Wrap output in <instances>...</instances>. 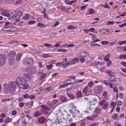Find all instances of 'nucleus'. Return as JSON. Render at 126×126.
I'll return each mask as SVG.
<instances>
[{"mask_svg": "<svg viewBox=\"0 0 126 126\" xmlns=\"http://www.w3.org/2000/svg\"><path fill=\"white\" fill-rule=\"evenodd\" d=\"M10 86L6 83L3 85V90L5 92L13 93L15 91L17 87L15 83L12 81H10Z\"/></svg>", "mask_w": 126, "mask_h": 126, "instance_id": "obj_1", "label": "nucleus"}, {"mask_svg": "<svg viewBox=\"0 0 126 126\" xmlns=\"http://www.w3.org/2000/svg\"><path fill=\"white\" fill-rule=\"evenodd\" d=\"M15 82L18 86H19V85L22 86V88L23 89H26L28 87L27 84L28 83V81L26 80V79L23 77L19 76L17 77Z\"/></svg>", "mask_w": 126, "mask_h": 126, "instance_id": "obj_2", "label": "nucleus"}, {"mask_svg": "<svg viewBox=\"0 0 126 126\" xmlns=\"http://www.w3.org/2000/svg\"><path fill=\"white\" fill-rule=\"evenodd\" d=\"M87 110L84 111V115L88 120H94V116L93 115L94 109L91 108L90 105L87 106Z\"/></svg>", "mask_w": 126, "mask_h": 126, "instance_id": "obj_3", "label": "nucleus"}, {"mask_svg": "<svg viewBox=\"0 0 126 126\" xmlns=\"http://www.w3.org/2000/svg\"><path fill=\"white\" fill-rule=\"evenodd\" d=\"M79 59L81 63H82L85 62V60L84 58L89 55L88 53L85 52H82L79 53Z\"/></svg>", "mask_w": 126, "mask_h": 126, "instance_id": "obj_4", "label": "nucleus"}, {"mask_svg": "<svg viewBox=\"0 0 126 126\" xmlns=\"http://www.w3.org/2000/svg\"><path fill=\"white\" fill-rule=\"evenodd\" d=\"M33 60L32 58H28L24 59L22 61L23 63L26 65H32L33 63Z\"/></svg>", "mask_w": 126, "mask_h": 126, "instance_id": "obj_5", "label": "nucleus"}, {"mask_svg": "<svg viewBox=\"0 0 126 126\" xmlns=\"http://www.w3.org/2000/svg\"><path fill=\"white\" fill-rule=\"evenodd\" d=\"M6 59V56L4 54L0 55V66H2L5 63Z\"/></svg>", "mask_w": 126, "mask_h": 126, "instance_id": "obj_6", "label": "nucleus"}, {"mask_svg": "<svg viewBox=\"0 0 126 126\" xmlns=\"http://www.w3.org/2000/svg\"><path fill=\"white\" fill-rule=\"evenodd\" d=\"M101 110L98 108H95L94 112L93 113L94 118L98 117L101 116L100 113L101 111Z\"/></svg>", "mask_w": 126, "mask_h": 126, "instance_id": "obj_7", "label": "nucleus"}, {"mask_svg": "<svg viewBox=\"0 0 126 126\" xmlns=\"http://www.w3.org/2000/svg\"><path fill=\"white\" fill-rule=\"evenodd\" d=\"M103 90V87L100 86L95 87L94 89V92L95 94H99Z\"/></svg>", "mask_w": 126, "mask_h": 126, "instance_id": "obj_8", "label": "nucleus"}, {"mask_svg": "<svg viewBox=\"0 0 126 126\" xmlns=\"http://www.w3.org/2000/svg\"><path fill=\"white\" fill-rule=\"evenodd\" d=\"M63 63H56V66L58 67L57 69H59L60 68V65H61V66L62 67L64 68H66L68 66L70 65V63L69 62H67L64 64L61 65Z\"/></svg>", "mask_w": 126, "mask_h": 126, "instance_id": "obj_9", "label": "nucleus"}, {"mask_svg": "<svg viewBox=\"0 0 126 126\" xmlns=\"http://www.w3.org/2000/svg\"><path fill=\"white\" fill-rule=\"evenodd\" d=\"M37 71V69L34 66H33L30 67L28 68L27 70L26 71L27 72H30L34 74Z\"/></svg>", "mask_w": 126, "mask_h": 126, "instance_id": "obj_10", "label": "nucleus"}, {"mask_svg": "<svg viewBox=\"0 0 126 126\" xmlns=\"http://www.w3.org/2000/svg\"><path fill=\"white\" fill-rule=\"evenodd\" d=\"M120 83V79L118 78H116L111 83L114 86L119 85Z\"/></svg>", "mask_w": 126, "mask_h": 126, "instance_id": "obj_11", "label": "nucleus"}, {"mask_svg": "<svg viewBox=\"0 0 126 126\" xmlns=\"http://www.w3.org/2000/svg\"><path fill=\"white\" fill-rule=\"evenodd\" d=\"M13 29V27H5L2 29V30L3 31L11 32L14 31Z\"/></svg>", "mask_w": 126, "mask_h": 126, "instance_id": "obj_12", "label": "nucleus"}, {"mask_svg": "<svg viewBox=\"0 0 126 126\" xmlns=\"http://www.w3.org/2000/svg\"><path fill=\"white\" fill-rule=\"evenodd\" d=\"M76 98H81L83 95V94L81 91L79 90L75 94Z\"/></svg>", "mask_w": 126, "mask_h": 126, "instance_id": "obj_13", "label": "nucleus"}, {"mask_svg": "<svg viewBox=\"0 0 126 126\" xmlns=\"http://www.w3.org/2000/svg\"><path fill=\"white\" fill-rule=\"evenodd\" d=\"M16 52L14 51H10L9 54V56L11 58V59H13L16 55Z\"/></svg>", "mask_w": 126, "mask_h": 126, "instance_id": "obj_14", "label": "nucleus"}, {"mask_svg": "<svg viewBox=\"0 0 126 126\" xmlns=\"http://www.w3.org/2000/svg\"><path fill=\"white\" fill-rule=\"evenodd\" d=\"M104 63L103 62H94L91 63V65L93 66H96L98 65H103Z\"/></svg>", "mask_w": 126, "mask_h": 126, "instance_id": "obj_15", "label": "nucleus"}, {"mask_svg": "<svg viewBox=\"0 0 126 126\" xmlns=\"http://www.w3.org/2000/svg\"><path fill=\"white\" fill-rule=\"evenodd\" d=\"M24 76L26 78V80L28 81V82H30L31 81V79H32V78L31 77V75H29L27 74H25L24 75Z\"/></svg>", "mask_w": 126, "mask_h": 126, "instance_id": "obj_16", "label": "nucleus"}, {"mask_svg": "<svg viewBox=\"0 0 126 126\" xmlns=\"http://www.w3.org/2000/svg\"><path fill=\"white\" fill-rule=\"evenodd\" d=\"M45 120L46 119L43 117L42 116L38 118V122L41 124L44 123Z\"/></svg>", "mask_w": 126, "mask_h": 126, "instance_id": "obj_17", "label": "nucleus"}, {"mask_svg": "<svg viewBox=\"0 0 126 126\" xmlns=\"http://www.w3.org/2000/svg\"><path fill=\"white\" fill-rule=\"evenodd\" d=\"M23 52H21V53H18L17 55L16 58V60L17 62H18L21 59L22 55L23 54Z\"/></svg>", "mask_w": 126, "mask_h": 126, "instance_id": "obj_18", "label": "nucleus"}, {"mask_svg": "<svg viewBox=\"0 0 126 126\" xmlns=\"http://www.w3.org/2000/svg\"><path fill=\"white\" fill-rule=\"evenodd\" d=\"M79 59V58H74L70 62H68L70 63V65H72L74 64Z\"/></svg>", "mask_w": 126, "mask_h": 126, "instance_id": "obj_19", "label": "nucleus"}, {"mask_svg": "<svg viewBox=\"0 0 126 126\" xmlns=\"http://www.w3.org/2000/svg\"><path fill=\"white\" fill-rule=\"evenodd\" d=\"M76 114V116L80 118H82L83 117L82 116L83 115L80 113L79 111L78 110H75V112Z\"/></svg>", "mask_w": 126, "mask_h": 126, "instance_id": "obj_20", "label": "nucleus"}, {"mask_svg": "<svg viewBox=\"0 0 126 126\" xmlns=\"http://www.w3.org/2000/svg\"><path fill=\"white\" fill-rule=\"evenodd\" d=\"M88 88L87 86H85L83 89L82 90L83 93L85 95H89V94L88 93Z\"/></svg>", "mask_w": 126, "mask_h": 126, "instance_id": "obj_21", "label": "nucleus"}, {"mask_svg": "<svg viewBox=\"0 0 126 126\" xmlns=\"http://www.w3.org/2000/svg\"><path fill=\"white\" fill-rule=\"evenodd\" d=\"M42 114V112L41 111H37L34 112V115L35 117H36L41 115Z\"/></svg>", "mask_w": 126, "mask_h": 126, "instance_id": "obj_22", "label": "nucleus"}, {"mask_svg": "<svg viewBox=\"0 0 126 126\" xmlns=\"http://www.w3.org/2000/svg\"><path fill=\"white\" fill-rule=\"evenodd\" d=\"M22 14V13L21 11H19L14 16L16 18H19L20 17Z\"/></svg>", "mask_w": 126, "mask_h": 126, "instance_id": "obj_23", "label": "nucleus"}, {"mask_svg": "<svg viewBox=\"0 0 126 126\" xmlns=\"http://www.w3.org/2000/svg\"><path fill=\"white\" fill-rule=\"evenodd\" d=\"M109 80L110 81L111 83L112 82L113 80L116 78V77L113 74L108 76Z\"/></svg>", "mask_w": 126, "mask_h": 126, "instance_id": "obj_24", "label": "nucleus"}, {"mask_svg": "<svg viewBox=\"0 0 126 126\" xmlns=\"http://www.w3.org/2000/svg\"><path fill=\"white\" fill-rule=\"evenodd\" d=\"M105 30H106L107 32H108L109 33H111L113 31V30L112 29H109L108 30H107L106 29H102L100 31V32H103L104 31H105Z\"/></svg>", "mask_w": 126, "mask_h": 126, "instance_id": "obj_25", "label": "nucleus"}, {"mask_svg": "<svg viewBox=\"0 0 126 126\" xmlns=\"http://www.w3.org/2000/svg\"><path fill=\"white\" fill-rule=\"evenodd\" d=\"M79 101L80 102H88V98L85 97H83L79 99Z\"/></svg>", "mask_w": 126, "mask_h": 126, "instance_id": "obj_26", "label": "nucleus"}, {"mask_svg": "<svg viewBox=\"0 0 126 126\" xmlns=\"http://www.w3.org/2000/svg\"><path fill=\"white\" fill-rule=\"evenodd\" d=\"M66 94L69 97L72 99H74L75 98V96L73 94H70L68 93H67Z\"/></svg>", "mask_w": 126, "mask_h": 126, "instance_id": "obj_27", "label": "nucleus"}, {"mask_svg": "<svg viewBox=\"0 0 126 126\" xmlns=\"http://www.w3.org/2000/svg\"><path fill=\"white\" fill-rule=\"evenodd\" d=\"M61 43L57 42L55 44L54 46L50 47L53 48H55V49L56 48L60 46V43Z\"/></svg>", "mask_w": 126, "mask_h": 126, "instance_id": "obj_28", "label": "nucleus"}, {"mask_svg": "<svg viewBox=\"0 0 126 126\" xmlns=\"http://www.w3.org/2000/svg\"><path fill=\"white\" fill-rule=\"evenodd\" d=\"M30 15L29 14H26L23 16V19L24 20H26L29 18L30 17Z\"/></svg>", "mask_w": 126, "mask_h": 126, "instance_id": "obj_29", "label": "nucleus"}, {"mask_svg": "<svg viewBox=\"0 0 126 126\" xmlns=\"http://www.w3.org/2000/svg\"><path fill=\"white\" fill-rule=\"evenodd\" d=\"M37 26L40 28H45V25L41 23H38L37 25Z\"/></svg>", "mask_w": 126, "mask_h": 126, "instance_id": "obj_30", "label": "nucleus"}, {"mask_svg": "<svg viewBox=\"0 0 126 126\" xmlns=\"http://www.w3.org/2000/svg\"><path fill=\"white\" fill-rule=\"evenodd\" d=\"M110 56V54H108L106 55L104 58V60L106 61H109L110 59L109 57Z\"/></svg>", "mask_w": 126, "mask_h": 126, "instance_id": "obj_31", "label": "nucleus"}, {"mask_svg": "<svg viewBox=\"0 0 126 126\" xmlns=\"http://www.w3.org/2000/svg\"><path fill=\"white\" fill-rule=\"evenodd\" d=\"M77 0H74L72 1H70L69 0H68L67 1V3L68 4L71 5L73 3L76 2Z\"/></svg>", "mask_w": 126, "mask_h": 126, "instance_id": "obj_32", "label": "nucleus"}, {"mask_svg": "<svg viewBox=\"0 0 126 126\" xmlns=\"http://www.w3.org/2000/svg\"><path fill=\"white\" fill-rule=\"evenodd\" d=\"M119 57L120 59H124V60L126 59V55L122 54L120 55L119 56Z\"/></svg>", "mask_w": 126, "mask_h": 126, "instance_id": "obj_33", "label": "nucleus"}, {"mask_svg": "<svg viewBox=\"0 0 126 126\" xmlns=\"http://www.w3.org/2000/svg\"><path fill=\"white\" fill-rule=\"evenodd\" d=\"M68 105H69V107L71 108H72L74 109H75L77 108V107L74 104V103H70Z\"/></svg>", "mask_w": 126, "mask_h": 126, "instance_id": "obj_34", "label": "nucleus"}, {"mask_svg": "<svg viewBox=\"0 0 126 126\" xmlns=\"http://www.w3.org/2000/svg\"><path fill=\"white\" fill-rule=\"evenodd\" d=\"M60 99L63 102H65L67 100L65 96H63L61 97Z\"/></svg>", "mask_w": 126, "mask_h": 126, "instance_id": "obj_35", "label": "nucleus"}, {"mask_svg": "<svg viewBox=\"0 0 126 126\" xmlns=\"http://www.w3.org/2000/svg\"><path fill=\"white\" fill-rule=\"evenodd\" d=\"M88 85L89 87L91 88L93 86L94 83L92 81H90L88 82Z\"/></svg>", "mask_w": 126, "mask_h": 126, "instance_id": "obj_36", "label": "nucleus"}, {"mask_svg": "<svg viewBox=\"0 0 126 126\" xmlns=\"http://www.w3.org/2000/svg\"><path fill=\"white\" fill-rule=\"evenodd\" d=\"M89 11V14H94L95 12V10L92 8L90 9Z\"/></svg>", "mask_w": 126, "mask_h": 126, "instance_id": "obj_37", "label": "nucleus"}, {"mask_svg": "<svg viewBox=\"0 0 126 126\" xmlns=\"http://www.w3.org/2000/svg\"><path fill=\"white\" fill-rule=\"evenodd\" d=\"M118 44L120 46L124 45L126 44V40L123 41L118 43Z\"/></svg>", "mask_w": 126, "mask_h": 126, "instance_id": "obj_38", "label": "nucleus"}, {"mask_svg": "<svg viewBox=\"0 0 126 126\" xmlns=\"http://www.w3.org/2000/svg\"><path fill=\"white\" fill-rule=\"evenodd\" d=\"M33 102H29L26 105V106L27 107L31 108L32 106Z\"/></svg>", "mask_w": 126, "mask_h": 126, "instance_id": "obj_39", "label": "nucleus"}, {"mask_svg": "<svg viewBox=\"0 0 126 126\" xmlns=\"http://www.w3.org/2000/svg\"><path fill=\"white\" fill-rule=\"evenodd\" d=\"M106 73L108 74V76L113 75L112 73H113V72L111 70L107 71L106 72Z\"/></svg>", "mask_w": 126, "mask_h": 126, "instance_id": "obj_40", "label": "nucleus"}, {"mask_svg": "<svg viewBox=\"0 0 126 126\" xmlns=\"http://www.w3.org/2000/svg\"><path fill=\"white\" fill-rule=\"evenodd\" d=\"M53 89V87H49L45 89V90L47 91H49L52 90Z\"/></svg>", "mask_w": 126, "mask_h": 126, "instance_id": "obj_41", "label": "nucleus"}, {"mask_svg": "<svg viewBox=\"0 0 126 126\" xmlns=\"http://www.w3.org/2000/svg\"><path fill=\"white\" fill-rule=\"evenodd\" d=\"M67 28L69 30H71L74 29H77V27H74V26H67Z\"/></svg>", "mask_w": 126, "mask_h": 126, "instance_id": "obj_42", "label": "nucleus"}, {"mask_svg": "<svg viewBox=\"0 0 126 126\" xmlns=\"http://www.w3.org/2000/svg\"><path fill=\"white\" fill-rule=\"evenodd\" d=\"M57 34V33H51L49 34L50 37H53L55 36Z\"/></svg>", "mask_w": 126, "mask_h": 126, "instance_id": "obj_43", "label": "nucleus"}, {"mask_svg": "<svg viewBox=\"0 0 126 126\" xmlns=\"http://www.w3.org/2000/svg\"><path fill=\"white\" fill-rule=\"evenodd\" d=\"M114 118H115L116 119L118 120H119V116L117 114L115 113L114 114Z\"/></svg>", "mask_w": 126, "mask_h": 126, "instance_id": "obj_44", "label": "nucleus"}, {"mask_svg": "<svg viewBox=\"0 0 126 126\" xmlns=\"http://www.w3.org/2000/svg\"><path fill=\"white\" fill-rule=\"evenodd\" d=\"M108 106H109L108 103H105V104L103 106V109L104 110H105Z\"/></svg>", "mask_w": 126, "mask_h": 126, "instance_id": "obj_45", "label": "nucleus"}, {"mask_svg": "<svg viewBox=\"0 0 126 126\" xmlns=\"http://www.w3.org/2000/svg\"><path fill=\"white\" fill-rule=\"evenodd\" d=\"M11 121V119L10 117L7 118L5 120V123H8L10 122Z\"/></svg>", "mask_w": 126, "mask_h": 126, "instance_id": "obj_46", "label": "nucleus"}, {"mask_svg": "<svg viewBox=\"0 0 126 126\" xmlns=\"http://www.w3.org/2000/svg\"><path fill=\"white\" fill-rule=\"evenodd\" d=\"M72 119H68L67 120V121H66L64 122L65 124H67V123H69V122H72Z\"/></svg>", "mask_w": 126, "mask_h": 126, "instance_id": "obj_47", "label": "nucleus"}, {"mask_svg": "<svg viewBox=\"0 0 126 126\" xmlns=\"http://www.w3.org/2000/svg\"><path fill=\"white\" fill-rule=\"evenodd\" d=\"M52 67L53 66L52 65L49 64V65H47L46 68L48 69H50L52 68Z\"/></svg>", "mask_w": 126, "mask_h": 126, "instance_id": "obj_48", "label": "nucleus"}, {"mask_svg": "<svg viewBox=\"0 0 126 126\" xmlns=\"http://www.w3.org/2000/svg\"><path fill=\"white\" fill-rule=\"evenodd\" d=\"M112 88L113 91L114 92H117L118 91V90L116 87H115Z\"/></svg>", "mask_w": 126, "mask_h": 126, "instance_id": "obj_49", "label": "nucleus"}, {"mask_svg": "<svg viewBox=\"0 0 126 126\" xmlns=\"http://www.w3.org/2000/svg\"><path fill=\"white\" fill-rule=\"evenodd\" d=\"M36 22L34 21H30L28 23V24L29 25H31L34 24Z\"/></svg>", "mask_w": 126, "mask_h": 126, "instance_id": "obj_50", "label": "nucleus"}, {"mask_svg": "<svg viewBox=\"0 0 126 126\" xmlns=\"http://www.w3.org/2000/svg\"><path fill=\"white\" fill-rule=\"evenodd\" d=\"M56 63V61L55 60H53L51 61L49 63V64H50V65H52L53 64H54L55 63Z\"/></svg>", "mask_w": 126, "mask_h": 126, "instance_id": "obj_51", "label": "nucleus"}, {"mask_svg": "<svg viewBox=\"0 0 126 126\" xmlns=\"http://www.w3.org/2000/svg\"><path fill=\"white\" fill-rule=\"evenodd\" d=\"M19 119L17 120V121L14 123L13 124L14 125H15V126H17L19 124Z\"/></svg>", "mask_w": 126, "mask_h": 126, "instance_id": "obj_52", "label": "nucleus"}, {"mask_svg": "<svg viewBox=\"0 0 126 126\" xmlns=\"http://www.w3.org/2000/svg\"><path fill=\"white\" fill-rule=\"evenodd\" d=\"M85 124L82 121H81L79 123V124L78 126H85Z\"/></svg>", "mask_w": 126, "mask_h": 126, "instance_id": "obj_53", "label": "nucleus"}, {"mask_svg": "<svg viewBox=\"0 0 126 126\" xmlns=\"http://www.w3.org/2000/svg\"><path fill=\"white\" fill-rule=\"evenodd\" d=\"M71 84V83H65L63 85V86H64V87H68V86L69 85H70Z\"/></svg>", "mask_w": 126, "mask_h": 126, "instance_id": "obj_54", "label": "nucleus"}, {"mask_svg": "<svg viewBox=\"0 0 126 126\" xmlns=\"http://www.w3.org/2000/svg\"><path fill=\"white\" fill-rule=\"evenodd\" d=\"M124 116V113H122L120 114L119 116V120H121L123 118Z\"/></svg>", "mask_w": 126, "mask_h": 126, "instance_id": "obj_55", "label": "nucleus"}, {"mask_svg": "<svg viewBox=\"0 0 126 126\" xmlns=\"http://www.w3.org/2000/svg\"><path fill=\"white\" fill-rule=\"evenodd\" d=\"M59 24V22L58 21H57L54 25V26H52V28H53L54 27H56Z\"/></svg>", "mask_w": 126, "mask_h": 126, "instance_id": "obj_56", "label": "nucleus"}, {"mask_svg": "<svg viewBox=\"0 0 126 126\" xmlns=\"http://www.w3.org/2000/svg\"><path fill=\"white\" fill-rule=\"evenodd\" d=\"M119 97L121 99H123L124 97L122 93H120L119 95Z\"/></svg>", "mask_w": 126, "mask_h": 126, "instance_id": "obj_57", "label": "nucleus"}, {"mask_svg": "<svg viewBox=\"0 0 126 126\" xmlns=\"http://www.w3.org/2000/svg\"><path fill=\"white\" fill-rule=\"evenodd\" d=\"M106 101L105 100H102V101H101L100 102V104L101 106H102L103 105V104L105 103L106 102Z\"/></svg>", "mask_w": 126, "mask_h": 126, "instance_id": "obj_58", "label": "nucleus"}, {"mask_svg": "<svg viewBox=\"0 0 126 126\" xmlns=\"http://www.w3.org/2000/svg\"><path fill=\"white\" fill-rule=\"evenodd\" d=\"M118 26L120 28L123 27L125 26H126V23H124L123 24H121V25H119Z\"/></svg>", "mask_w": 126, "mask_h": 126, "instance_id": "obj_59", "label": "nucleus"}, {"mask_svg": "<svg viewBox=\"0 0 126 126\" xmlns=\"http://www.w3.org/2000/svg\"><path fill=\"white\" fill-rule=\"evenodd\" d=\"M67 46L69 47H73L75 46V45L74 44H69L67 45Z\"/></svg>", "mask_w": 126, "mask_h": 126, "instance_id": "obj_60", "label": "nucleus"}, {"mask_svg": "<svg viewBox=\"0 0 126 126\" xmlns=\"http://www.w3.org/2000/svg\"><path fill=\"white\" fill-rule=\"evenodd\" d=\"M102 44L103 45H107L108 43V42L107 41H104L102 42Z\"/></svg>", "mask_w": 126, "mask_h": 126, "instance_id": "obj_61", "label": "nucleus"}, {"mask_svg": "<svg viewBox=\"0 0 126 126\" xmlns=\"http://www.w3.org/2000/svg\"><path fill=\"white\" fill-rule=\"evenodd\" d=\"M17 113L16 111L15 110H13L12 112V115H15Z\"/></svg>", "mask_w": 126, "mask_h": 126, "instance_id": "obj_62", "label": "nucleus"}, {"mask_svg": "<svg viewBox=\"0 0 126 126\" xmlns=\"http://www.w3.org/2000/svg\"><path fill=\"white\" fill-rule=\"evenodd\" d=\"M122 104V101L119 100L118 101L117 104V106H121Z\"/></svg>", "mask_w": 126, "mask_h": 126, "instance_id": "obj_63", "label": "nucleus"}, {"mask_svg": "<svg viewBox=\"0 0 126 126\" xmlns=\"http://www.w3.org/2000/svg\"><path fill=\"white\" fill-rule=\"evenodd\" d=\"M10 15V13L7 12H5V15L4 16L8 17Z\"/></svg>", "mask_w": 126, "mask_h": 126, "instance_id": "obj_64", "label": "nucleus"}]
</instances>
